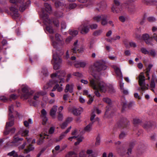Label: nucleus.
I'll list each match as a JSON object with an SVG mask.
<instances>
[{
  "label": "nucleus",
  "instance_id": "1",
  "mask_svg": "<svg viewBox=\"0 0 157 157\" xmlns=\"http://www.w3.org/2000/svg\"><path fill=\"white\" fill-rule=\"evenodd\" d=\"M92 75L94 78H89L90 86L96 90L94 92L95 95L97 97H100V94L98 90L102 92H105L107 89L106 85L101 80L99 76L95 75L92 74Z\"/></svg>",
  "mask_w": 157,
  "mask_h": 157
},
{
  "label": "nucleus",
  "instance_id": "2",
  "mask_svg": "<svg viewBox=\"0 0 157 157\" xmlns=\"http://www.w3.org/2000/svg\"><path fill=\"white\" fill-rule=\"evenodd\" d=\"M114 5L112 8V10L114 13H118L123 10L124 9H126L131 13H134L136 10L135 6L133 4L125 2L121 4L118 1H114Z\"/></svg>",
  "mask_w": 157,
  "mask_h": 157
},
{
  "label": "nucleus",
  "instance_id": "3",
  "mask_svg": "<svg viewBox=\"0 0 157 157\" xmlns=\"http://www.w3.org/2000/svg\"><path fill=\"white\" fill-rule=\"evenodd\" d=\"M63 54V51L61 50L59 52V51L57 49L56 52L53 54V59L52 60V63L53 65V68L55 70L59 69L61 66L62 60L60 57V56Z\"/></svg>",
  "mask_w": 157,
  "mask_h": 157
},
{
  "label": "nucleus",
  "instance_id": "4",
  "mask_svg": "<svg viewBox=\"0 0 157 157\" xmlns=\"http://www.w3.org/2000/svg\"><path fill=\"white\" fill-rule=\"evenodd\" d=\"M107 67L105 65V62L103 61H99L94 63L93 65L90 67V71L94 72L95 71H100L106 69Z\"/></svg>",
  "mask_w": 157,
  "mask_h": 157
},
{
  "label": "nucleus",
  "instance_id": "5",
  "mask_svg": "<svg viewBox=\"0 0 157 157\" xmlns=\"http://www.w3.org/2000/svg\"><path fill=\"white\" fill-rule=\"evenodd\" d=\"M65 73L64 71H57L56 73L53 74L51 75L52 78L53 79L55 83H61L64 82L63 77L65 75Z\"/></svg>",
  "mask_w": 157,
  "mask_h": 157
},
{
  "label": "nucleus",
  "instance_id": "6",
  "mask_svg": "<svg viewBox=\"0 0 157 157\" xmlns=\"http://www.w3.org/2000/svg\"><path fill=\"white\" fill-rule=\"evenodd\" d=\"M21 91V98L23 100L28 99L33 94V92L30 90V88L27 86H22Z\"/></svg>",
  "mask_w": 157,
  "mask_h": 157
},
{
  "label": "nucleus",
  "instance_id": "7",
  "mask_svg": "<svg viewBox=\"0 0 157 157\" xmlns=\"http://www.w3.org/2000/svg\"><path fill=\"white\" fill-rule=\"evenodd\" d=\"M9 0L10 3L13 4L14 5V6H11L10 8V10L12 12V15L13 17L14 18H16L19 16L18 9L16 8L17 1L15 0Z\"/></svg>",
  "mask_w": 157,
  "mask_h": 157
},
{
  "label": "nucleus",
  "instance_id": "8",
  "mask_svg": "<svg viewBox=\"0 0 157 157\" xmlns=\"http://www.w3.org/2000/svg\"><path fill=\"white\" fill-rule=\"evenodd\" d=\"M9 121L6 123V128H9V127L12 126L14 124V117L13 115L12 114L13 111V105L10 106L9 107Z\"/></svg>",
  "mask_w": 157,
  "mask_h": 157
},
{
  "label": "nucleus",
  "instance_id": "9",
  "mask_svg": "<svg viewBox=\"0 0 157 157\" xmlns=\"http://www.w3.org/2000/svg\"><path fill=\"white\" fill-rule=\"evenodd\" d=\"M17 4L16 5V8H17L18 6V4L21 5L19 7V10L21 12L24 11L27 7L28 6V5L30 3V1L28 0L27 2H24V0H17Z\"/></svg>",
  "mask_w": 157,
  "mask_h": 157
},
{
  "label": "nucleus",
  "instance_id": "10",
  "mask_svg": "<svg viewBox=\"0 0 157 157\" xmlns=\"http://www.w3.org/2000/svg\"><path fill=\"white\" fill-rule=\"evenodd\" d=\"M145 80V77L144 73H141L139 76V83L140 86V89L142 90H144L146 89H148L146 86Z\"/></svg>",
  "mask_w": 157,
  "mask_h": 157
},
{
  "label": "nucleus",
  "instance_id": "11",
  "mask_svg": "<svg viewBox=\"0 0 157 157\" xmlns=\"http://www.w3.org/2000/svg\"><path fill=\"white\" fill-rule=\"evenodd\" d=\"M103 101L106 103L108 104L109 105L106 106V112L105 113V115H107L108 114V112L110 111L111 112H112V110L113 108L110 106L112 102L111 99L108 98H103Z\"/></svg>",
  "mask_w": 157,
  "mask_h": 157
},
{
  "label": "nucleus",
  "instance_id": "12",
  "mask_svg": "<svg viewBox=\"0 0 157 157\" xmlns=\"http://www.w3.org/2000/svg\"><path fill=\"white\" fill-rule=\"evenodd\" d=\"M55 39L57 42L56 41L53 42L52 45L54 48H56L58 47V44H63V43L62 41V38L61 36L58 33L56 34Z\"/></svg>",
  "mask_w": 157,
  "mask_h": 157
},
{
  "label": "nucleus",
  "instance_id": "13",
  "mask_svg": "<svg viewBox=\"0 0 157 157\" xmlns=\"http://www.w3.org/2000/svg\"><path fill=\"white\" fill-rule=\"evenodd\" d=\"M82 51V49L79 47L78 43V40H77L74 42L73 48L71 49V52L73 53L77 52L81 53Z\"/></svg>",
  "mask_w": 157,
  "mask_h": 157
},
{
  "label": "nucleus",
  "instance_id": "14",
  "mask_svg": "<svg viewBox=\"0 0 157 157\" xmlns=\"http://www.w3.org/2000/svg\"><path fill=\"white\" fill-rule=\"evenodd\" d=\"M78 29L80 30L81 33L82 34L87 33L89 30V27L86 25H82L79 27Z\"/></svg>",
  "mask_w": 157,
  "mask_h": 157
},
{
  "label": "nucleus",
  "instance_id": "15",
  "mask_svg": "<svg viewBox=\"0 0 157 157\" xmlns=\"http://www.w3.org/2000/svg\"><path fill=\"white\" fill-rule=\"evenodd\" d=\"M47 92L45 91H41L36 93L33 96V99L34 100L38 101L41 95H45Z\"/></svg>",
  "mask_w": 157,
  "mask_h": 157
},
{
  "label": "nucleus",
  "instance_id": "16",
  "mask_svg": "<svg viewBox=\"0 0 157 157\" xmlns=\"http://www.w3.org/2000/svg\"><path fill=\"white\" fill-rule=\"evenodd\" d=\"M74 85L73 84H67L65 86L64 90V92L65 93H67L69 92L70 93H72L73 92V89Z\"/></svg>",
  "mask_w": 157,
  "mask_h": 157
},
{
  "label": "nucleus",
  "instance_id": "17",
  "mask_svg": "<svg viewBox=\"0 0 157 157\" xmlns=\"http://www.w3.org/2000/svg\"><path fill=\"white\" fill-rule=\"evenodd\" d=\"M55 6L56 8L60 7L66 6V4L64 0H61L60 1H57L55 3Z\"/></svg>",
  "mask_w": 157,
  "mask_h": 157
},
{
  "label": "nucleus",
  "instance_id": "18",
  "mask_svg": "<svg viewBox=\"0 0 157 157\" xmlns=\"http://www.w3.org/2000/svg\"><path fill=\"white\" fill-rule=\"evenodd\" d=\"M86 64L87 63L86 61H77L75 64V66L76 68H84Z\"/></svg>",
  "mask_w": 157,
  "mask_h": 157
},
{
  "label": "nucleus",
  "instance_id": "19",
  "mask_svg": "<svg viewBox=\"0 0 157 157\" xmlns=\"http://www.w3.org/2000/svg\"><path fill=\"white\" fill-rule=\"evenodd\" d=\"M119 123V126L126 127L129 124V122L125 118H123L120 121Z\"/></svg>",
  "mask_w": 157,
  "mask_h": 157
},
{
  "label": "nucleus",
  "instance_id": "20",
  "mask_svg": "<svg viewBox=\"0 0 157 157\" xmlns=\"http://www.w3.org/2000/svg\"><path fill=\"white\" fill-rule=\"evenodd\" d=\"M83 109L81 108H73L72 110V113L75 116H78L80 115L82 112Z\"/></svg>",
  "mask_w": 157,
  "mask_h": 157
},
{
  "label": "nucleus",
  "instance_id": "21",
  "mask_svg": "<svg viewBox=\"0 0 157 157\" xmlns=\"http://www.w3.org/2000/svg\"><path fill=\"white\" fill-rule=\"evenodd\" d=\"M57 110V106H54L51 109L50 114V115L53 118L55 117V114Z\"/></svg>",
  "mask_w": 157,
  "mask_h": 157
},
{
  "label": "nucleus",
  "instance_id": "22",
  "mask_svg": "<svg viewBox=\"0 0 157 157\" xmlns=\"http://www.w3.org/2000/svg\"><path fill=\"white\" fill-rule=\"evenodd\" d=\"M142 38L147 44H149L151 43L149 39V36L148 34H143L142 36Z\"/></svg>",
  "mask_w": 157,
  "mask_h": 157
},
{
  "label": "nucleus",
  "instance_id": "23",
  "mask_svg": "<svg viewBox=\"0 0 157 157\" xmlns=\"http://www.w3.org/2000/svg\"><path fill=\"white\" fill-rule=\"evenodd\" d=\"M104 15L105 14L96 15L93 17V19L94 21L99 22L101 21L103 18V17Z\"/></svg>",
  "mask_w": 157,
  "mask_h": 157
},
{
  "label": "nucleus",
  "instance_id": "24",
  "mask_svg": "<svg viewBox=\"0 0 157 157\" xmlns=\"http://www.w3.org/2000/svg\"><path fill=\"white\" fill-rule=\"evenodd\" d=\"M34 149V147H33L32 145L30 144L28 147L27 148L25 149L24 150V153L27 154L30 151H33Z\"/></svg>",
  "mask_w": 157,
  "mask_h": 157
},
{
  "label": "nucleus",
  "instance_id": "25",
  "mask_svg": "<svg viewBox=\"0 0 157 157\" xmlns=\"http://www.w3.org/2000/svg\"><path fill=\"white\" fill-rule=\"evenodd\" d=\"M98 6L101 10H103L105 9L107 6L106 2H102L99 3L98 5Z\"/></svg>",
  "mask_w": 157,
  "mask_h": 157
},
{
  "label": "nucleus",
  "instance_id": "26",
  "mask_svg": "<svg viewBox=\"0 0 157 157\" xmlns=\"http://www.w3.org/2000/svg\"><path fill=\"white\" fill-rule=\"evenodd\" d=\"M44 6L45 10L47 13H50L52 11V7L48 3H45Z\"/></svg>",
  "mask_w": 157,
  "mask_h": 157
},
{
  "label": "nucleus",
  "instance_id": "27",
  "mask_svg": "<svg viewBox=\"0 0 157 157\" xmlns=\"http://www.w3.org/2000/svg\"><path fill=\"white\" fill-rule=\"evenodd\" d=\"M77 138V140L79 142H81L82 141V140L83 139V137L82 136H80L79 137H78V136H73L69 137L68 139L72 141V139H75Z\"/></svg>",
  "mask_w": 157,
  "mask_h": 157
},
{
  "label": "nucleus",
  "instance_id": "28",
  "mask_svg": "<svg viewBox=\"0 0 157 157\" xmlns=\"http://www.w3.org/2000/svg\"><path fill=\"white\" fill-rule=\"evenodd\" d=\"M153 124L151 122H148L145 123L143 125V127L146 129H148L152 127Z\"/></svg>",
  "mask_w": 157,
  "mask_h": 157
},
{
  "label": "nucleus",
  "instance_id": "29",
  "mask_svg": "<svg viewBox=\"0 0 157 157\" xmlns=\"http://www.w3.org/2000/svg\"><path fill=\"white\" fill-rule=\"evenodd\" d=\"M107 18V15H105L103 18H102L101 21V24L103 25H105L107 24L108 22L106 20Z\"/></svg>",
  "mask_w": 157,
  "mask_h": 157
},
{
  "label": "nucleus",
  "instance_id": "30",
  "mask_svg": "<svg viewBox=\"0 0 157 157\" xmlns=\"http://www.w3.org/2000/svg\"><path fill=\"white\" fill-rule=\"evenodd\" d=\"M115 70L116 74L122 79V75L120 69L119 68L116 67L115 68Z\"/></svg>",
  "mask_w": 157,
  "mask_h": 157
},
{
  "label": "nucleus",
  "instance_id": "31",
  "mask_svg": "<svg viewBox=\"0 0 157 157\" xmlns=\"http://www.w3.org/2000/svg\"><path fill=\"white\" fill-rule=\"evenodd\" d=\"M121 105L122 106V112H123L128 107V105L127 104L126 101H124L122 102Z\"/></svg>",
  "mask_w": 157,
  "mask_h": 157
},
{
  "label": "nucleus",
  "instance_id": "32",
  "mask_svg": "<svg viewBox=\"0 0 157 157\" xmlns=\"http://www.w3.org/2000/svg\"><path fill=\"white\" fill-rule=\"evenodd\" d=\"M40 139L36 142V143L38 145H40L43 144L44 141L43 139L45 138V137L42 134L40 135Z\"/></svg>",
  "mask_w": 157,
  "mask_h": 157
},
{
  "label": "nucleus",
  "instance_id": "33",
  "mask_svg": "<svg viewBox=\"0 0 157 157\" xmlns=\"http://www.w3.org/2000/svg\"><path fill=\"white\" fill-rule=\"evenodd\" d=\"M44 16H43V18L44 19H46L45 21L47 22L48 23V24H51L52 22V21L48 17V14H46V13H45V15L44 14Z\"/></svg>",
  "mask_w": 157,
  "mask_h": 157
},
{
  "label": "nucleus",
  "instance_id": "34",
  "mask_svg": "<svg viewBox=\"0 0 157 157\" xmlns=\"http://www.w3.org/2000/svg\"><path fill=\"white\" fill-rule=\"evenodd\" d=\"M7 155L10 156H13V157H18V155L14 151H13L8 153Z\"/></svg>",
  "mask_w": 157,
  "mask_h": 157
},
{
  "label": "nucleus",
  "instance_id": "35",
  "mask_svg": "<svg viewBox=\"0 0 157 157\" xmlns=\"http://www.w3.org/2000/svg\"><path fill=\"white\" fill-rule=\"evenodd\" d=\"M93 124V123H90L85 128V130L87 132H89L92 128V126Z\"/></svg>",
  "mask_w": 157,
  "mask_h": 157
},
{
  "label": "nucleus",
  "instance_id": "36",
  "mask_svg": "<svg viewBox=\"0 0 157 157\" xmlns=\"http://www.w3.org/2000/svg\"><path fill=\"white\" fill-rule=\"evenodd\" d=\"M42 73H43V75L45 76L48 75V70L46 67H44L42 69Z\"/></svg>",
  "mask_w": 157,
  "mask_h": 157
},
{
  "label": "nucleus",
  "instance_id": "37",
  "mask_svg": "<svg viewBox=\"0 0 157 157\" xmlns=\"http://www.w3.org/2000/svg\"><path fill=\"white\" fill-rule=\"evenodd\" d=\"M20 132L21 133L22 136H26L28 135L29 131L27 130H21Z\"/></svg>",
  "mask_w": 157,
  "mask_h": 157
},
{
  "label": "nucleus",
  "instance_id": "38",
  "mask_svg": "<svg viewBox=\"0 0 157 157\" xmlns=\"http://www.w3.org/2000/svg\"><path fill=\"white\" fill-rule=\"evenodd\" d=\"M153 66L152 64H149L148 67L146 69V74L147 75H148V73L150 71V70Z\"/></svg>",
  "mask_w": 157,
  "mask_h": 157
},
{
  "label": "nucleus",
  "instance_id": "39",
  "mask_svg": "<svg viewBox=\"0 0 157 157\" xmlns=\"http://www.w3.org/2000/svg\"><path fill=\"white\" fill-rule=\"evenodd\" d=\"M69 34L73 36H75L78 34V31L77 30H69Z\"/></svg>",
  "mask_w": 157,
  "mask_h": 157
},
{
  "label": "nucleus",
  "instance_id": "40",
  "mask_svg": "<svg viewBox=\"0 0 157 157\" xmlns=\"http://www.w3.org/2000/svg\"><path fill=\"white\" fill-rule=\"evenodd\" d=\"M102 31L101 30H97L95 31L93 33L94 35L97 36L101 35Z\"/></svg>",
  "mask_w": 157,
  "mask_h": 157
},
{
  "label": "nucleus",
  "instance_id": "41",
  "mask_svg": "<svg viewBox=\"0 0 157 157\" xmlns=\"http://www.w3.org/2000/svg\"><path fill=\"white\" fill-rule=\"evenodd\" d=\"M71 126H70L66 130V131L63 132H62L61 135L63 137H64L66 136V134L70 131V129L71 128Z\"/></svg>",
  "mask_w": 157,
  "mask_h": 157
},
{
  "label": "nucleus",
  "instance_id": "42",
  "mask_svg": "<svg viewBox=\"0 0 157 157\" xmlns=\"http://www.w3.org/2000/svg\"><path fill=\"white\" fill-rule=\"evenodd\" d=\"M135 145V144L133 142L131 143L130 144V148H129L128 149V151L127 152V153L129 155V153H131V152L132 151V149L134 146Z\"/></svg>",
  "mask_w": 157,
  "mask_h": 157
},
{
  "label": "nucleus",
  "instance_id": "43",
  "mask_svg": "<svg viewBox=\"0 0 157 157\" xmlns=\"http://www.w3.org/2000/svg\"><path fill=\"white\" fill-rule=\"evenodd\" d=\"M46 29L50 33H54V31L52 29V27L50 26H47Z\"/></svg>",
  "mask_w": 157,
  "mask_h": 157
},
{
  "label": "nucleus",
  "instance_id": "44",
  "mask_svg": "<svg viewBox=\"0 0 157 157\" xmlns=\"http://www.w3.org/2000/svg\"><path fill=\"white\" fill-rule=\"evenodd\" d=\"M77 6V5L75 3H71L69 4L68 6V9L71 10L75 8Z\"/></svg>",
  "mask_w": 157,
  "mask_h": 157
},
{
  "label": "nucleus",
  "instance_id": "45",
  "mask_svg": "<svg viewBox=\"0 0 157 157\" xmlns=\"http://www.w3.org/2000/svg\"><path fill=\"white\" fill-rule=\"evenodd\" d=\"M68 157H77L76 154L73 151H70L69 152Z\"/></svg>",
  "mask_w": 157,
  "mask_h": 157
},
{
  "label": "nucleus",
  "instance_id": "46",
  "mask_svg": "<svg viewBox=\"0 0 157 157\" xmlns=\"http://www.w3.org/2000/svg\"><path fill=\"white\" fill-rule=\"evenodd\" d=\"M141 51L143 53L145 54H148L149 53V52L148 51L146 48H141Z\"/></svg>",
  "mask_w": 157,
  "mask_h": 157
},
{
  "label": "nucleus",
  "instance_id": "47",
  "mask_svg": "<svg viewBox=\"0 0 157 157\" xmlns=\"http://www.w3.org/2000/svg\"><path fill=\"white\" fill-rule=\"evenodd\" d=\"M85 150H82L79 153V157H85Z\"/></svg>",
  "mask_w": 157,
  "mask_h": 157
},
{
  "label": "nucleus",
  "instance_id": "48",
  "mask_svg": "<svg viewBox=\"0 0 157 157\" xmlns=\"http://www.w3.org/2000/svg\"><path fill=\"white\" fill-rule=\"evenodd\" d=\"M14 138V141L13 142V143L17 142L19 140H23V139L22 138H18L17 136H15Z\"/></svg>",
  "mask_w": 157,
  "mask_h": 157
},
{
  "label": "nucleus",
  "instance_id": "49",
  "mask_svg": "<svg viewBox=\"0 0 157 157\" xmlns=\"http://www.w3.org/2000/svg\"><path fill=\"white\" fill-rule=\"evenodd\" d=\"M148 54L153 57H155L156 55V53L154 50H151L149 52V53Z\"/></svg>",
  "mask_w": 157,
  "mask_h": 157
},
{
  "label": "nucleus",
  "instance_id": "50",
  "mask_svg": "<svg viewBox=\"0 0 157 157\" xmlns=\"http://www.w3.org/2000/svg\"><path fill=\"white\" fill-rule=\"evenodd\" d=\"M54 25L56 27H59V21L56 19H55L52 21Z\"/></svg>",
  "mask_w": 157,
  "mask_h": 157
},
{
  "label": "nucleus",
  "instance_id": "51",
  "mask_svg": "<svg viewBox=\"0 0 157 157\" xmlns=\"http://www.w3.org/2000/svg\"><path fill=\"white\" fill-rule=\"evenodd\" d=\"M58 118V120L59 121H62L63 120V115L60 112L59 113Z\"/></svg>",
  "mask_w": 157,
  "mask_h": 157
},
{
  "label": "nucleus",
  "instance_id": "52",
  "mask_svg": "<svg viewBox=\"0 0 157 157\" xmlns=\"http://www.w3.org/2000/svg\"><path fill=\"white\" fill-rule=\"evenodd\" d=\"M56 86H57L56 89L58 92H60L63 90V88L61 86H60L59 84H56Z\"/></svg>",
  "mask_w": 157,
  "mask_h": 157
},
{
  "label": "nucleus",
  "instance_id": "53",
  "mask_svg": "<svg viewBox=\"0 0 157 157\" xmlns=\"http://www.w3.org/2000/svg\"><path fill=\"white\" fill-rule=\"evenodd\" d=\"M61 29H65L66 28V23L64 21H62L61 22Z\"/></svg>",
  "mask_w": 157,
  "mask_h": 157
},
{
  "label": "nucleus",
  "instance_id": "54",
  "mask_svg": "<svg viewBox=\"0 0 157 157\" xmlns=\"http://www.w3.org/2000/svg\"><path fill=\"white\" fill-rule=\"evenodd\" d=\"M73 75L75 76L79 77H81L82 76V74L79 72H74L73 73Z\"/></svg>",
  "mask_w": 157,
  "mask_h": 157
},
{
  "label": "nucleus",
  "instance_id": "55",
  "mask_svg": "<svg viewBox=\"0 0 157 157\" xmlns=\"http://www.w3.org/2000/svg\"><path fill=\"white\" fill-rule=\"evenodd\" d=\"M150 86L151 88H154L155 87V82L154 79L153 78H152L151 80Z\"/></svg>",
  "mask_w": 157,
  "mask_h": 157
},
{
  "label": "nucleus",
  "instance_id": "56",
  "mask_svg": "<svg viewBox=\"0 0 157 157\" xmlns=\"http://www.w3.org/2000/svg\"><path fill=\"white\" fill-rule=\"evenodd\" d=\"M55 128L54 127H51L49 130V134H53L55 131Z\"/></svg>",
  "mask_w": 157,
  "mask_h": 157
},
{
  "label": "nucleus",
  "instance_id": "57",
  "mask_svg": "<svg viewBox=\"0 0 157 157\" xmlns=\"http://www.w3.org/2000/svg\"><path fill=\"white\" fill-rule=\"evenodd\" d=\"M18 97V96L16 94H12L10 95V99L15 100Z\"/></svg>",
  "mask_w": 157,
  "mask_h": 157
},
{
  "label": "nucleus",
  "instance_id": "58",
  "mask_svg": "<svg viewBox=\"0 0 157 157\" xmlns=\"http://www.w3.org/2000/svg\"><path fill=\"white\" fill-rule=\"evenodd\" d=\"M41 114H42V117H46L47 115V113L45 110L43 109H42L41 111Z\"/></svg>",
  "mask_w": 157,
  "mask_h": 157
},
{
  "label": "nucleus",
  "instance_id": "59",
  "mask_svg": "<svg viewBox=\"0 0 157 157\" xmlns=\"http://www.w3.org/2000/svg\"><path fill=\"white\" fill-rule=\"evenodd\" d=\"M43 118V122H42V124L43 125H44L46 124L47 121H48V118L47 117H42Z\"/></svg>",
  "mask_w": 157,
  "mask_h": 157
},
{
  "label": "nucleus",
  "instance_id": "60",
  "mask_svg": "<svg viewBox=\"0 0 157 157\" xmlns=\"http://www.w3.org/2000/svg\"><path fill=\"white\" fill-rule=\"evenodd\" d=\"M126 136V134L124 132H121L119 136V137L120 139H123Z\"/></svg>",
  "mask_w": 157,
  "mask_h": 157
},
{
  "label": "nucleus",
  "instance_id": "61",
  "mask_svg": "<svg viewBox=\"0 0 157 157\" xmlns=\"http://www.w3.org/2000/svg\"><path fill=\"white\" fill-rule=\"evenodd\" d=\"M147 20L149 21H156V19L155 18L153 17H149L147 18Z\"/></svg>",
  "mask_w": 157,
  "mask_h": 157
},
{
  "label": "nucleus",
  "instance_id": "62",
  "mask_svg": "<svg viewBox=\"0 0 157 157\" xmlns=\"http://www.w3.org/2000/svg\"><path fill=\"white\" fill-rule=\"evenodd\" d=\"M67 124L68 123H67L65 121L62 124L61 126V128L63 129H64L67 126Z\"/></svg>",
  "mask_w": 157,
  "mask_h": 157
},
{
  "label": "nucleus",
  "instance_id": "63",
  "mask_svg": "<svg viewBox=\"0 0 157 157\" xmlns=\"http://www.w3.org/2000/svg\"><path fill=\"white\" fill-rule=\"evenodd\" d=\"M72 37L71 36H69L66 39V42L67 43H69L71 40Z\"/></svg>",
  "mask_w": 157,
  "mask_h": 157
},
{
  "label": "nucleus",
  "instance_id": "64",
  "mask_svg": "<svg viewBox=\"0 0 157 157\" xmlns=\"http://www.w3.org/2000/svg\"><path fill=\"white\" fill-rule=\"evenodd\" d=\"M92 153V151L91 150H88L86 151V153L88 154L89 155L88 157H93L91 155V154Z\"/></svg>",
  "mask_w": 157,
  "mask_h": 157
}]
</instances>
